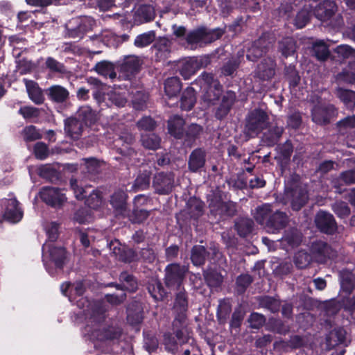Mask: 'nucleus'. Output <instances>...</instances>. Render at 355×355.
I'll return each instance as SVG.
<instances>
[{"mask_svg":"<svg viewBox=\"0 0 355 355\" xmlns=\"http://www.w3.org/2000/svg\"><path fill=\"white\" fill-rule=\"evenodd\" d=\"M225 29L216 28H208L201 26L189 31L186 35V42L191 47L197 46H204L209 44L220 38L225 34Z\"/></svg>","mask_w":355,"mask_h":355,"instance_id":"f257e3e1","label":"nucleus"},{"mask_svg":"<svg viewBox=\"0 0 355 355\" xmlns=\"http://www.w3.org/2000/svg\"><path fill=\"white\" fill-rule=\"evenodd\" d=\"M208 202L210 215L218 221L232 218L237 214L236 203L223 201L220 194H214L208 199Z\"/></svg>","mask_w":355,"mask_h":355,"instance_id":"f03ea898","label":"nucleus"},{"mask_svg":"<svg viewBox=\"0 0 355 355\" xmlns=\"http://www.w3.org/2000/svg\"><path fill=\"white\" fill-rule=\"evenodd\" d=\"M269 116L261 108L256 107L248 112L245 119V132L247 135H257L268 128Z\"/></svg>","mask_w":355,"mask_h":355,"instance_id":"7ed1b4c3","label":"nucleus"},{"mask_svg":"<svg viewBox=\"0 0 355 355\" xmlns=\"http://www.w3.org/2000/svg\"><path fill=\"white\" fill-rule=\"evenodd\" d=\"M187 269L178 263L168 264L164 269V281L168 288H180L186 277Z\"/></svg>","mask_w":355,"mask_h":355,"instance_id":"20e7f679","label":"nucleus"},{"mask_svg":"<svg viewBox=\"0 0 355 355\" xmlns=\"http://www.w3.org/2000/svg\"><path fill=\"white\" fill-rule=\"evenodd\" d=\"M175 175L172 172H159L153 178L152 187L159 195L171 193L174 187Z\"/></svg>","mask_w":355,"mask_h":355,"instance_id":"39448f33","label":"nucleus"},{"mask_svg":"<svg viewBox=\"0 0 355 355\" xmlns=\"http://www.w3.org/2000/svg\"><path fill=\"white\" fill-rule=\"evenodd\" d=\"M284 198L291 202L293 210H300L308 200L306 192L297 185H286L284 191Z\"/></svg>","mask_w":355,"mask_h":355,"instance_id":"423d86ee","label":"nucleus"},{"mask_svg":"<svg viewBox=\"0 0 355 355\" xmlns=\"http://www.w3.org/2000/svg\"><path fill=\"white\" fill-rule=\"evenodd\" d=\"M74 26L70 21L66 25L67 35L72 38H82L87 32L92 31L95 20L92 17H83L73 21Z\"/></svg>","mask_w":355,"mask_h":355,"instance_id":"0eeeda50","label":"nucleus"},{"mask_svg":"<svg viewBox=\"0 0 355 355\" xmlns=\"http://www.w3.org/2000/svg\"><path fill=\"white\" fill-rule=\"evenodd\" d=\"M116 62L118 71L127 78H130L139 73L143 64L142 60L135 55H125L122 60Z\"/></svg>","mask_w":355,"mask_h":355,"instance_id":"6e6552de","label":"nucleus"},{"mask_svg":"<svg viewBox=\"0 0 355 355\" xmlns=\"http://www.w3.org/2000/svg\"><path fill=\"white\" fill-rule=\"evenodd\" d=\"M41 200L52 207H60L67 200L65 195L59 188L43 187L40 191Z\"/></svg>","mask_w":355,"mask_h":355,"instance_id":"1a4fd4ad","label":"nucleus"},{"mask_svg":"<svg viewBox=\"0 0 355 355\" xmlns=\"http://www.w3.org/2000/svg\"><path fill=\"white\" fill-rule=\"evenodd\" d=\"M135 138L131 133H123L114 140V148L116 152L123 157H133L137 152L133 148Z\"/></svg>","mask_w":355,"mask_h":355,"instance_id":"9d476101","label":"nucleus"},{"mask_svg":"<svg viewBox=\"0 0 355 355\" xmlns=\"http://www.w3.org/2000/svg\"><path fill=\"white\" fill-rule=\"evenodd\" d=\"M337 114L333 105H315L311 110L312 120L316 124L325 125L330 123L331 119Z\"/></svg>","mask_w":355,"mask_h":355,"instance_id":"9b49d317","label":"nucleus"},{"mask_svg":"<svg viewBox=\"0 0 355 355\" xmlns=\"http://www.w3.org/2000/svg\"><path fill=\"white\" fill-rule=\"evenodd\" d=\"M19 203L16 198L4 199L2 200V216L5 220L16 223L23 217V211L19 207Z\"/></svg>","mask_w":355,"mask_h":355,"instance_id":"f8f14e48","label":"nucleus"},{"mask_svg":"<svg viewBox=\"0 0 355 355\" xmlns=\"http://www.w3.org/2000/svg\"><path fill=\"white\" fill-rule=\"evenodd\" d=\"M316 227L322 233L332 235L337 230V223L334 216L327 211H320L315 217Z\"/></svg>","mask_w":355,"mask_h":355,"instance_id":"ddd939ff","label":"nucleus"},{"mask_svg":"<svg viewBox=\"0 0 355 355\" xmlns=\"http://www.w3.org/2000/svg\"><path fill=\"white\" fill-rule=\"evenodd\" d=\"M173 309L175 313V320L180 323L184 322L189 309V296L184 288L176 293Z\"/></svg>","mask_w":355,"mask_h":355,"instance_id":"4468645a","label":"nucleus"},{"mask_svg":"<svg viewBox=\"0 0 355 355\" xmlns=\"http://www.w3.org/2000/svg\"><path fill=\"white\" fill-rule=\"evenodd\" d=\"M289 221V218L286 212L282 211H272L270 216L267 220L265 227L268 232L276 234L280 230L284 229Z\"/></svg>","mask_w":355,"mask_h":355,"instance_id":"2eb2a0df","label":"nucleus"},{"mask_svg":"<svg viewBox=\"0 0 355 355\" xmlns=\"http://www.w3.org/2000/svg\"><path fill=\"white\" fill-rule=\"evenodd\" d=\"M208 63H209V58H200L199 60L197 58H190L182 62L179 69L180 74L184 79L188 80L193 76L198 69L203 66H207Z\"/></svg>","mask_w":355,"mask_h":355,"instance_id":"dca6fc26","label":"nucleus"},{"mask_svg":"<svg viewBox=\"0 0 355 355\" xmlns=\"http://www.w3.org/2000/svg\"><path fill=\"white\" fill-rule=\"evenodd\" d=\"M236 94L234 92L228 90L222 96L219 105L216 107L214 116L218 120L224 119L230 112L236 101Z\"/></svg>","mask_w":355,"mask_h":355,"instance_id":"f3484780","label":"nucleus"},{"mask_svg":"<svg viewBox=\"0 0 355 355\" xmlns=\"http://www.w3.org/2000/svg\"><path fill=\"white\" fill-rule=\"evenodd\" d=\"M275 69V60L270 57L264 58L257 67L256 77L263 81L269 80L274 77Z\"/></svg>","mask_w":355,"mask_h":355,"instance_id":"a211bd4d","label":"nucleus"},{"mask_svg":"<svg viewBox=\"0 0 355 355\" xmlns=\"http://www.w3.org/2000/svg\"><path fill=\"white\" fill-rule=\"evenodd\" d=\"M337 10L334 1L324 0L315 6L313 10L314 16L322 21L329 20Z\"/></svg>","mask_w":355,"mask_h":355,"instance_id":"6ab92c4d","label":"nucleus"},{"mask_svg":"<svg viewBox=\"0 0 355 355\" xmlns=\"http://www.w3.org/2000/svg\"><path fill=\"white\" fill-rule=\"evenodd\" d=\"M185 124L186 121L182 116L178 114L171 116L167 121L168 134L176 139H182Z\"/></svg>","mask_w":355,"mask_h":355,"instance_id":"aec40b11","label":"nucleus"},{"mask_svg":"<svg viewBox=\"0 0 355 355\" xmlns=\"http://www.w3.org/2000/svg\"><path fill=\"white\" fill-rule=\"evenodd\" d=\"M206 152L201 148L194 149L189 157L188 168L192 173L200 171L205 166Z\"/></svg>","mask_w":355,"mask_h":355,"instance_id":"412c9836","label":"nucleus"},{"mask_svg":"<svg viewBox=\"0 0 355 355\" xmlns=\"http://www.w3.org/2000/svg\"><path fill=\"white\" fill-rule=\"evenodd\" d=\"M203 132L204 128L202 125L197 123H191L185 128L182 139L184 140V144L186 146L191 147L200 138Z\"/></svg>","mask_w":355,"mask_h":355,"instance_id":"4be33fe9","label":"nucleus"},{"mask_svg":"<svg viewBox=\"0 0 355 355\" xmlns=\"http://www.w3.org/2000/svg\"><path fill=\"white\" fill-rule=\"evenodd\" d=\"M85 125L76 117H69L64 120V131L74 140L80 138Z\"/></svg>","mask_w":355,"mask_h":355,"instance_id":"5701e85b","label":"nucleus"},{"mask_svg":"<svg viewBox=\"0 0 355 355\" xmlns=\"http://www.w3.org/2000/svg\"><path fill=\"white\" fill-rule=\"evenodd\" d=\"M46 94L50 101L56 103H63L69 98V91L59 85L51 86L46 90Z\"/></svg>","mask_w":355,"mask_h":355,"instance_id":"b1692460","label":"nucleus"},{"mask_svg":"<svg viewBox=\"0 0 355 355\" xmlns=\"http://www.w3.org/2000/svg\"><path fill=\"white\" fill-rule=\"evenodd\" d=\"M284 130L277 125L272 126L263 132L261 141L268 147H273L280 140Z\"/></svg>","mask_w":355,"mask_h":355,"instance_id":"393cba45","label":"nucleus"},{"mask_svg":"<svg viewBox=\"0 0 355 355\" xmlns=\"http://www.w3.org/2000/svg\"><path fill=\"white\" fill-rule=\"evenodd\" d=\"M116 69H117V62L114 64L108 60H101L95 64L93 70L100 76L114 80L116 78Z\"/></svg>","mask_w":355,"mask_h":355,"instance_id":"a878e982","label":"nucleus"},{"mask_svg":"<svg viewBox=\"0 0 355 355\" xmlns=\"http://www.w3.org/2000/svg\"><path fill=\"white\" fill-rule=\"evenodd\" d=\"M85 127H90L96 123L98 120L96 111L89 106H82L76 112V116Z\"/></svg>","mask_w":355,"mask_h":355,"instance_id":"bb28decb","label":"nucleus"},{"mask_svg":"<svg viewBox=\"0 0 355 355\" xmlns=\"http://www.w3.org/2000/svg\"><path fill=\"white\" fill-rule=\"evenodd\" d=\"M146 288L155 302L162 301L167 295V292L162 283L158 279H151L148 281Z\"/></svg>","mask_w":355,"mask_h":355,"instance_id":"cd10ccee","label":"nucleus"},{"mask_svg":"<svg viewBox=\"0 0 355 355\" xmlns=\"http://www.w3.org/2000/svg\"><path fill=\"white\" fill-rule=\"evenodd\" d=\"M296 49L297 42L293 37H284L277 43L278 51L284 58L294 55Z\"/></svg>","mask_w":355,"mask_h":355,"instance_id":"c85d7f7f","label":"nucleus"},{"mask_svg":"<svg viewBox=\"0 0 355 355\" xmlns=\"http://www.w3.org/2000/svg\"><path fill=\"white\" fill-rule=\"evenodd\" d=\"M196 92L191 87L183 91L180 99V107L182 111L191 110L196 103Z\"/></svg>","mask_w":355,"mask_h":355,"instance_id":"c756f323","label":"nucleus"},{"mask_svg":"<svg viewBox=\"0 0 355 355\" xmlns=\"http://www.w3.org/2000/svg\"><path fill=\"white\" fill-rule=\"evenodd\" d=\"M50 259L54 263L56 268L62 270L67 259V251L63 247L51 245L49 250Z\"/></svg>","mask_w":355,"mask_h":355,"instance_id":"7c9ffc66","label":"nucleus"},{"mask_svg":"<svg viewBox=\"0 0 355 355\" xmlns=\"http://www.w3.org/2000/svg\"><path fill=\"white\" fill-rule=\"evenodd\" d=\"M152 49L155 53V59L157 62L165 60L171 53V44L166 39L160 40L155 43Z\"/></svg>","mask_w":355,"mask_h":355,"instance_id":"2f4dec72","label":"nucleus"},{"mask_svg":"<svg viewBox=\"0 0 355 355\" xmlns=\"http://www.w3.org/2000/svg\"><path fill=\"white\" fill-rule=\"evenodd\" d=\"M202 89L204 92L202 96L204 101L214 104L216 101L219 100L221 96L223 86L220 83H216L215 85L204 87Z\"/></svg>","mask_w":355,"mask_h":355,"instance_id":"473e14b6","label":"nucleus"},{"mask_svg":"<svg viewBox=\"0 0 355 355\" xmlns=\"http://www.w3.org/2000/svg\"><path fill=\"white\" fill-rule=\"evenodd\" d=\"M232 312V304L229 298L220 299L216 310V318L220 324H225Z\"/></svg>","mask_w":355,"mask_h":355,"instance_id":"72a5a7b5","label":"nucleus"},{"mask_svg":"<svg viewBox=\"0 0 355 355\" xmlns=\"http://www.w3.org/2000/svg\"><path fill=\"white\" fill-rule=\"evenodd\" d=\"M254 222L248 218H238L234 223V230L240 237L245 238L252 231Z\"/></svg>","mask_w":355,"mask_h":355,"instance_id":"f704fd0d","label":"nucleus"},{"mask_svg":"<svg viewBox=\"0 0 355 355\" xmlns=\"http://www.w3.org/2000/svg\"><path fill=\"white\" fill-rule=\"evenodd\" d=\"M119 279L123 284L125 291L134 293L138 290V279L134 275L123 271L120 273Z\"/></svg>","mask_w":355,"mask_h":355,"instance_id":"c9c22d12","label":"nucleus"},{"mask_svg":"<svg viewBox=\"0 0 355 355\" xmlns=\"http://www.w3.org/2000/svg\"><path fill=\"white\" fill-rule=\"evenodd\" d=\"M272 212V205L270 204L264 203L258 206L252 214L256 222L265 227L267 223V220L270 216Z\"/></svg>","mask_w":355,"mask_h":355,"instance_id":"e433bc0d","label":"nucleus"},{"mask_svg":"<svg viewBox=\"0 0 355 355\" xmlns=\"http://www.w3.org/2000/svg\"><path fill=\"white\" fill-rule=\"evenodd\" d=\"M209 254V252L204 246L200 245H194L191 249V262L196 266H203Z\"/></svg>","mask_w":355,"mask_h":355,"instance_id":"4c0bfd02","label":"nucleus"},{"mask_svg":"<svg viewBox=\"0 0 355 355\" xmlns=\"http://www.w3.org/2000/svg\"><path fill=\"white\" fill-rule=\"evenodd\" d=\"M182 83L177 76L168 78L164 82V91L169 98L178 96L182 89Z\"/></svg>","mask_w":355,"mask_h":355,"instance_id":"58836bf2","label":"nucleus"},{"mask_svg":"<svg viewBox=\"0 0 355 355\" xmlns=\"http://www.w3.org/2000/svg\"><path fill=\"white\" fill-rule=\"evenodd\" d=\"M127 194L122 190H117L111 196L110 204L117 212L121 214L126 209Z\"/></svg>","mask_w":355,"mask_h":355,"instance_id":"ea45409f","label":"nucleus"},{"mask_svg":"<svg viewBox=\"0 0 355 355\" xmlns=\"http://www.w3.org/2000/svg\"><path fill=\"white\" fill-rule=\"evenodd\" d=\"M204 278L206 284L210 288H218L223 282V276L220 272L215 269H209L204 272Z\"/></svg>","mask_w":355,"mask_h":355,"instance_id":"a19ab883","label":"nucleus"},{"mask_svg":"<svg viewBox=\"0 0 355 355\" xmlns=\"http://www.w3.org/2000/svg\"><path fill=\"white\" fill-rule=\"evenodd\" d=\"M284 76L288 80L291 89L297 87L301 80V77L298 71L296 69L295 65L292 64L285 66Z\"/></svg>","mask_w":355,"mask_h":355,"instance_id":"79ce46f5","label":"nucleus"},{"mask_svg":"<svg viewBox=\"0 0 355 355\" xmlns=\"http://www.w3.org/2000/svg\"><path fill=\"white\" fill-rule=\"evenodd\" d=\"M187 205L191 218H198L203 214L204 202L199 198H190Z\"/></svg>","mask_w":355,"mask_h":355,"instance_id":"37998d69","label":"nucleus"},{"mask_svg":"<svg viewBox=\"0 0 355 355\" xmlns=\"http://www.w3.org/2000/svg\"><path fill=\"white\" fill-rule=\"evenodd\" d=\"M134 304L128 309L127 320L132 326L140 324L144 320V311L141 306H136L133 309Z\"/></svg>","mask_w":355,"mask_h":355,"instance_id":"c03bdc74","label":"nucleus"},{"mask_svg":"<svg viewBox=\"0 0 355 355\" xmlns=\"http://www.w3.org/2000/svg\"><path fill=\"white\" fill-rule=\"evenodd\" d=\"M312 52L320 61L327 60L330 55L329 46L323 41L315 42L313 44Z\"/></svg>","mask_w":355,"mask_h":355,"instance_id":"a18cd8bd","label":"nucleus"},{"mask_svg":"<svg viewBox=\"0 0 355 355\" xmlns=\"http://www.w3.org/2000/svg\"><path fill=\"white\" fill-rule=\"evenodd\" d=\"M259 299H260L259 304L261 307L269 310L272 313L279 311L281 307L280 300L269 295L261 296Z\"/></svg>","mask_w":355,"mask_h":355,"instance_id":"49530a36","label":"nucleus"},{"mask_svg":"<svg viewBox=\"0 0 355 355\" xmlns=\"http://www.w3.org/2000/svg\"><path fill=\"white\" fill-rule=\"evenodd\" d=\"M346 338V331L343 327L334 329L327 336L326 340L328 345H336L342 344Z\"/></svg>","mask_w":355,"mask_h":355,"instance_id":"de8ad7c7","label":"nucleus"},{"mask_svg":"<svg viewBox=\"0 0 355 355\" xmlns=\"http://www.w3.org/2000/svg\"><path fill=\"white\" fill-rule=\"evenodd\" d=\"M282 241L283 243H286L289 247L295 248L300 245L302 236L297 230L291 229L284 232Z\"/></svg>","mask_w":355,"mask_h":355,"instance_id":"09e8293b","label":"nucleus"},{"mask_svg":"<svg viewBox=\"0 0 355 355\" xmlns=\"http://www.w3.org/2000/svg\"><path fill=\"white\" fill-rule=\"evenodd\" d=\"M141 141L145 148L155 150L160 147L161 138L155 133H150L142 135Z\"/></svg>","mask_w":355,"mask_h":355,"instance_id":"8fccbe9b","label":"nucleus"},{"mask_svg":"<svg viewBox=\"0 0 355 355\" xmlns=\"http://www.w3.org/2000/svg\"><path fill=\"white\" fill-rule=\"evenodd\" d=\"M21 136L26 142H32L40 139L42 137V134L38 128L33 125H26L21 130Z\"/></svg>","mask_w":355,"mask_h":355,"instance_id":"3c124183","label":"nucleus"},{"mask_svg":"<svg viewBox=\"0 0 355 355\" xmlns=\"http://www.w3.org/2000/svg\"><path fill=\"white\" fill-rule=\"evenodd\" d=\"M151 171L144 170L140 173L134 182V187L137 190H145L150 186Z\"/></svg>","mask_w":355,"mask_h":355,"instance_id":"603ef678","label":"nucleus"},{"mask_svg":"<svg viewBox=\"0 0 355 355\" xmlns=\"http://www.w3.org/2000/svg\"><path fill=\"white\" fill-rule=\"evenodd\" d=\"M335 79L338 84H354L355 71L349 69L347 67L338 72L336 75Z\"/></svg>","mask_w":355,"mask_h":355,"instance_id":"864d4df0","label":"nucleus"},{"mask_svg":"<svg viewBox=\"0 0 355 355\" xmlns=\"http://www.w3.org/2000/svg\"><path fill=\"white\" fill-rule=\"evenodd\" d=\"M45 67L52 73L65 74L67 73L64 64L58 62L53 57L46 58Z\"/></svg>","mask_w":355,"mask_h":355,"instance_id":"5fc2aeb1","label":"nucleus"},{"mask_svg":"<svg viewBox=\"0 0 355 355\" xmlns=\"http://www.w3.org/2000/svg\"><path fill=\"white\" fill-rule=\"evenodd\" d=\"M144 347L148 352H155L158 348V340L150 331H143Z\"/></svg>","mask_w":355,"mask_h":355,"instance_id":"6e6d98bb","label":"nucleus"},{"mask_svg":"<svg viewBox=\"0 0 355 355\" xmlns=\"http://www.w3.org/2000/svg\"><path fill=\"white\" fill-rule=\"evenodd\" d=\"M253 282L252 277L249 274H241L236 279V291L239 294H243L247 288Z\"/></svg>","mask_w":355,"mask_h":355,"instance_id":"4d7b16f0","label":"nucleus"},{"mask_svg":"<svg viewBox=\"0 0 355 355\" xmlns=\"http://www.w3.org/2000/svg\"><path fill=\"white\" fill-rule=\"evenodd\" d=\"M155 39V34L154 31H148L140 34L136 37L134 41V44L138 48H144L148 46L154 42Z\"/></svg>","mask_w":355,"mask_h":355,"instance_id":"13d9d810","label":"nucleus"},{"mask_svg":"<svg viewBox=\"0 0 355 355\" xmlns=\"http://www.w3.org/2000/svg\"><path fill=\"white\" fill-rule=\"evenodd\" d=\"M102 193L98 190H93L88 196H86L85 204L93 209H98L102 204Z\"/></svg>","mask_w":355,"mask_h":355,"instance_id":"bf43d9fd","label":"nucleus"},{"mask_svg":"<svg viewBox=\"0 0 355 355\" xmlns=\"http://www.w3.org/2000/svg\"><path fill=\"white\" fill-rule=\"evenodd\" d=\"M311 17V13L309 10L302 9L297 13L293 24L298 29L302 28L309 22Z\"/></svg>","mask_w":355,"mask_h":355,"instance_id":"052dcab7","label":"nucleus"},{"mask_svg":"<svg viewBox=\"0 0 355 355\" xmlns=\"http://www.w3.org/2000/svg\"><path fill=\"white\" fill-rule=\"evenodd\" d=\"M18 114L21 115L26 121H31L40 116V110L35 107L25 105L19 108Z\"/></svg>","mask_w":355,"mask_h":355,"instance_id":"680f3d73","label":"nucleus"},{"mask_svg":"<svg viewBox=\"0 0 355 355\" xmlns=\"http://www.w3.org/2000/svg\"><path fill=\"white\" fill-rule=\"evenodd\" d=\"M119 259L126 263H130L139 259L137 252L132 248L119 250Z\"/></svg>","mask_w":355,"mask_h":355,"instance_id":"e2e57ef3","label":"nucleus"},{"mask_svg":"<svg viewBox=\"0 0 355 355\" xmlns=\"http://www.w3.org/2000/svg\"><path fill=\"white\" fill-rule=\"evenodd\" d=\"M38 175L51 182L56 180L59 178L58 171L49 165H42L38 169Z\"/></svg>","mask_w":355,"mask_h":355,"instance_id":"0e129e2a","label":"nucleus"},{"mask_svg":"<svg viewBox=\"0 0 355 355\" xmlns=\"http://www.w3.org/2000/svg\"><path fill=\"white\" fill-rule=\"evenodd\" d=\"M33 154L36 159L44 160L49 155V148L43 141L37 142L33 146Z\"/></svg>","mask_w":355,"mask_h":355,"instance_id":"69168bd1","label":"nucleus"},{"mask_svg":"<svg viewBox=\"0 0 355 355\" xmlns=\"http://www.w3.org/2000/svg\"><path fill=\"white\" fill-rule=\"evenodd\" d=\"M332 209L335 214L340 218H345L351 214L350 207L348 206L347 203L344 201L334 203L332 206Z\"/></svg>","mask_w":355,"mask_h":355,"instance_id":"338daca9","label":"nucleus"},{"mask_svg":"<svg viewBox=\"0 0 355 355\" xmlns=\"http://www.w3.org/2000/svg\"><path fill=\"white\" fill-rule=\"evenodd\" d=\"M248 322L250 323V327L252 329H259L265 324L266 318L261 313L252 312L250 315Z\"/></svg>","mask_w":355,"mask_h":355,"instance_id":"774afa93","label":"nucleus"}]
</instances>
